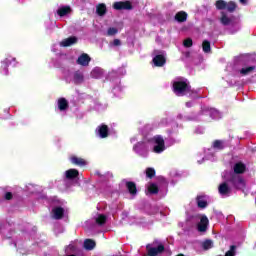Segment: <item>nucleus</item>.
I'll return each mask as SVG.
<instances>
[{
    "instance_id": "nucleus-18",
    "label": "nucleus",
    "mask_w": 256,
    "mask_h": 256,
    "mask_svg": "<svg viewBox=\"0 0 256 256\" xmlns=\"http://www.w3.org/2000/svg\"><path fill=\"white\" fill-rule=\"evenodd\" d=\"M94 220L96 221L97 225H105V223H107V216L104 214H97L94 217Z\"/></svg>"
},
{
    "instance_id": "nucleus-36",
    "label": "nucleus",
    "mask_w": 256,
    "mask_h": 256,
    "mask_svg": "<svg viewBox=\"0 0 256 256\" xmlns=\"http://www.w3.org/2000/svg\"><path fill=\"white\" fill-rule=\"evenodd\" d=\"M76 250L77 247L75 246V244H70L66 247V253H75Z\"/></svg>"
},
{
    "instance_id": "nucleus-29",
    "label": "nucleus",
    "mask_w": 256,
    "mask_h": 256,
    "mask_svg": "<svg viewBox=\"0 0 256 256\" xmlns=\"http://www.w3.org/2000/svg\"><path fill=\"white\" fill-rule=\"evenodd\" d=\"M254 70H255V67L249 66L246 68H242L240 73H241V75H249V73H252Z\"/></svg>"
},
{
    "instance_id": "nucleus-35",
    "label": "nucleus",
    "mask_w": 256,
    "mask_h": 256,
    "mask_svg": "<svg viewBox=\"0 0 256 256\" xmlns=\"http://www.w3.org/2000/svg\"><path fill=\"white\" fill-rule=\"evenodd\" d=\"M109 47H121V40L114 39L112 42L109 43Z\"/></svg>"
},
{
    "instance_id": "nucleus-40",
    "label": "nucleus",
    "mask_w": 256,
    "mask_h": 256,
    "mask_svg": "<svg viewBox=\"0 0 256 256\" xmlns=\"http://www.w3.org/2000/svg\"><path fill=\"white\" fill-rule=\"evenodd\" d=\"M193 45V40L191 38H187L184 40V47H191Z\"/></svg>"
},
{
    "instance_id": "nucleus-25",
    "label": "nucleus",
    "mask_w": 256,
    "mask_h": 256,
    "mask_svg": "<svg viewBox=\"0 0 256 256\" xmlns=\"http://www.w3.org/2000/svg\"><path fill=\"white\" fill-rule=\"evenodd\" d=\"M234 172L235 173H245V164L238 162L234 165Z\"/></svg>"
},
{
    "instance_id": "nucleus-17",
    "label": "nucleus",
    "mask_w": 256,
    "mask_h": 256,
    "mask_svg": "<svg viewBox=\"0 0 256 256\" xmlns=\"http://www.w3.org/2000/svg\"><path fill=\"white\" fill-rule=\"evenodd\" d=\"M91 77H93V79H101V77H103V69L99 67L94 68L91 72Z\"/></svg>"
},
{
    "instance_id": "nucleus-28",
    "label": "nucleus",
    "mask_w": 256,
    "mask_h": 256,
    "mask_svg": "<svg viewBox=\"0 0 256 256\" xmlns=\"http://www.w3.org/2000/svg\"><path fill=\"white\" fill-rule=\"evenodd\" d=\"M202 49H203L204 53H210L211 52V43H209V41L205 40L202 43Z\"/></svg>"
},
{
    "instance_id": "nucleus-4",
    "label": "nucleus",
    "mask_w": 256,
    "mask_h": 256,
    "mask_svg": "<svg viewBox=\"0 0 256 256\" xmlns=\"http://www.w3.org/2000/svg\"><path fill=\"white\" fill-rule=\"evenodd\" d=\"M165 251V246L163 244L158 245V247H153L151 245L147 246V252L150 256H157Z\"/></svg>"
},
{
    "instance_id": "nucleus-2",
    "label": "nucleus",
    "mask_w": 256,
    "mask_h": 256,
    "mask_svg": "<svg viewBox=\"0 0 256 256\" xmlns=\"http://www.w3.org/2000/svg\"><path fill=\"white\" fill-rule=\"evenodd\" d=\"M173 91L178 97H183V95H187V93L189 92V84L187 83V80L183 78H178L174 80Z\"/></svg>"
},
{
    "instance_id": "nucleus-6",
    "label": "nucleus",
    "mask_w": 256,
    "mask_h": 256,
    "mask_svg": "<svg viewBox=\"0 0 256 256\" xmlns=\"http://www.w3.org/2000/svg\"><path fill=\"white\" fill-rule=\"evenodd\" d=\"M63 215H65V208L60 206H55L52 209V217L53 219H62Z\"/></svg>"
},
{
    "instance_id": "nucleus-12",
    "label": "nucleus",
    "mask_w": 256,
    "mask_h": 256,
    "mask_svg": "<svg viewBox=\"0 0 256 256\" xmlns=\"http://www.w3.org/2000/svg\"><path fill=\"white\" fill-rule=\"evenodd\" d=\"M153 63L156 67H163L165 65V56L163 55H156L153 58Z\"/></svg>"
},
{
    "instance_id": "nucleus-13",
    "label": "nucleus",
    "mask_w": 256,
    "mask_h": 256,
    "mask_svg": "<svg viewBox=\"0 0 256 256\" xmlns=\"http://www.w3.org/2000/svg\"><path fill=\"white\" fill-rule=\"evenodd\" d=\"M71 163L74 165H78L79 167H84V165H87V161H85L83 158L72 156L70 158Z\"/></svg>"
},
{
    "instance_id": "nucleus-27",
    "label": "nucleus",
    "mask_w": 256,
    "mask_h": 256,
    "mask_svg": "<svg viewBox=\"0 0 256 256\" xmlns=\"http://www.w3.org/2000/svg\"><path fill=\"white\" fill-rule=\"evenodd\" d=\"M96 11L98 15L103 16L105 15V13H107V7L105 6V4H99L96 8Z\"/></svg>"
},
{
    "instance_id": "nucleus-21",
    "label": "nucleus",
    "mask_w": 256,
    "mask_h": 256,
    "mask_svg": "<svg viewBox=\"0 0 256 256\" xmlns=\"http://www.w3.org/2000/svg\"><path fill=\"white\" fill-rule=\"evenodd\" d=\"M225 147H227V143H225V141L216 140L213 142V149H217L219 151L221 149H225Z\"/></svg>"
},
{
    "instance_id": "nucleus-37",
    "label": "nucleus",
    "mask_w": 256,
    "mask_h": 256,
    "mask_svg": "<svg viewBox=\"0 0 256 256\" xmlns=\"http://www.w3.org/2000/svg\"><path fill=\"white\" fill-rule=\"evenodd\" d=\"M9 59L7 58L5 61L2 62V68H3V75H7V65L9 64Z\"/></svg>"
},
{
    "instance_id": "nucleus-45",
    "label": "nucleus",
    "mask_w": 256,
    "mask_h": 256,
    "mask_svg": "<svg viewBox=\"0 0 256 256\" xmlns=\"http://www.w3.org/2000/svg\"><path fill=\"white\" fill-rule=\"evenodd\" d=\"M240 3H242V5H247V0H240Z\"/></svg>"
},
{
    "instance_id": "nucleus-20",
    "label": "nucleus",
    "mask_w": 256,
    "mask_h": 256,
    "mask_svg": "<svg viewBox=\"0 0 256 256\" xmlns=\"http://www.w3.org/2000/svg\"><path fill=\"white\" fill-rule=\"evenodd\" d=\"M69 107V103L65 98L58 99V109L60 111H65Z\"/></svg>"
},
{
    "instance_id": "nucleus-49",
    "label": "nucleus",
    "mask_w": 256,
    "mask_h": 256,
    "mask_svg": "<svg viewBox=\"0 0 256 256\" xmlns=\"http://www.w3.org/2000/svg\"><path fill=\"white\" fill-rule=\"evenodd\" d=\"M223 177H224V179H228L227 176H225V175Z\"/></svg>"
},
{
    "instance_id": "nucleus-31",
    "label": "nucleus",
    "mask_w": 256,
    "mask_h": 256,
    "mask_svg": "<svg viewBox=\"0 0 256 256\" xmlns=\"http://www.w3.org/2000/svg\"><path fill=\"white\" fill-rule=\"evenodd\" d=\"M202 247H203V249H205L206 251L209 250V249H213V241H211V240H205V241L202 243Z\"/></svg>"
},
{
    "instance_id": "nucleus-38",
    "label": "nucleus",
    "mask_w": 256,
    "mask_h": 256,
    "mask_svg": "<svg viewBox=\"0 0 256 256\" xmlns=\"http://www.w3.org/2000/svg\"><path fill=\"white\" fill-rule=\"evenodd\" d=\"M155 176V169L153 168H147L146 169V177H149L151 179V177Z\"/></svg>"
},
{
    "instance_id": "nucleus-14",
    "label": "nucleus",
    "mask_w": 256,
    "mask_h": 256,
    "mask_svg": "<svg viewBox=\"0 0 256 256\" xmlns=\"http://www.w3.org/2000/svg\"><path fill=\"white\" fill-rule=\"evenodd\" d=\"M66 179H77L79 177V171L77 169H69L65 172Z\"/></svg>"
},
{
    "instance_id": "nucleus-46",
    "label": "nucleus",
    "mask_w": 256,
    "mask_h": 256,
    "mask_svg": "<svg viewBox=\"0 0 256 256\" xmlns=\"http://www.w3.org/2000/svg\"><path fill=\"white\" fill-rule=\"evenodd\" d=\"M186 107H191V102H187Z\"/></svg>"
},
{
    "instance_id": "nucleus-8",
    "label": "nucleus",
    "mask_w": 256,
    "mask_h": 256,
    "mask_svg": "<svg viewBox=\"0 0 256 256\" xmlns=\"http://www.w3.org/2000/svg\"><path fill=\"white\" fill-rule=\"evenodd\" d=\"M96 133L101 139H105V137L109 135V128L107 127V125H100L96 129Z\"/></svg>"
},
{
    "instance_id": "nucleus-44",
    "label": "nucleus",
    "mask_w": 256,
    "mask_h": 256,
    "mask_svg": "<svg viewBox=\"0 0 256 256\" xmlns=\"http://www.w3.org/2000/svg\"><path fill=\"white\" fill-rule=\"evenodd\" d=\"M118 91H121V88L115 87V88L113 89L114 95H117V92H118Z\"/></svg>"
},
{
    "instance_id": "nucleus-50",
    "label": "nucleus",
    "mask_w": 256,
    "mask_h": 256,
    "mask_svg": "<svg viewBox=\"0 0 256 256\" xmlns=\"http://www.w3.org/2000/svg\"><path fill=\"white\" fill-rule=\"evenodd\" d=\"M208 159H211V157L208 156Z\"/></svg>"
},
{
    "instance_id": "nucleus-47",
    "label": "nucleus",
    "mask_w": 256,
    "mask_h": 256,
    "mask_svg": "<svg viewBox=\"0 0 256 256\" xmlns=\"http://www.w3.org/2000/svg\"><path fill=\"white\" fill-rule=\"evenodd\" d=\"M137 139H135V138H131V143H135V141H136Z\"/></svg>"
},
{
    "instance_id": "nucleus-26",
    "label": "nucleus",
    "mask_w": 256,
    "mask_h": 256,
    "mask_svg": "<svg viewBox=\"0 0 256 256\" xmlns=\"http://www.w3.org/2000/svg\"><path fill=\"white\" fill-rule=\"evenodd\" d=\"M84 248H86L88 251H91L92 249H95V241L92 239H87L84 241Z\"/></svg>"
},
{
    "instance_id": "nucleus-48",
    "label": "nucleus",
    "mask_w": 256,
    "mask_h": 256,
    "mask_svg": "<svg viewBox=\"0 0 256 256\" xmlns=\"http://www.w3.org/2000/svg\"><path fill=\"white\" fill-rule=\"evenodd\" d=\"M55 47H57V45H54L52 48V51H54V52H55Z\"/></svg>"
},
{
    "instance_id": "nucleus-39",
    "label": "nucleus",
    "mask_w": 256,
    "mask_h": 256,
    "mask_svg": "<svg viewBox=\"0 0 256 256\" xmlns=\"http://www.w3.org/2000/svg\"><path fill=\"white\" fill-rule=\"evenodd\" d=\"M211 117L212 119H219V111L212 109L211 110Z\"/></svg>"
},
{
    "instance_id": "nucleus-43",
    "label": "nucleus",
    "mask_w": 256,
    "mask_h": 256,
    "mask_svg": "<svg viewBox=\"0 0 256 256\" xmlns=\"http://www.w3.org/2000/svg\"><path fill=\"white\" fill-rule=\"evenodd\" d=\"M234 185H236V187H239V185H237V182L240 183V185H244L243 179L238 178L237 180H235V178L232 179Z\"/></svg>"
},
{
    "instance_id": "nucleus-10",
    "label": "nucleus",
    "mask_w": 256,
    "mask_h": 256,
    "mask_svg": "<svg viewBox=\"0 0 256 256\" xmlns=\"http://www.w3.org/2000/svg\"><path fill=\"white\" fill-rule=\"evenodd\" d=\"M77 43V37L72 36L66 38L60 42V47H71V45H75Z\"/></svg>"
},
{
    "instance_id": "nucleus-1",
    "label": "nucleus",
    "mask_w": 256,
    "mask_h": 256,
    "mask_svg": "<svg viewBox=\"0 0 256 256\" xmlns=\"http://www.w3.org/2000/svg\"><path fill=\"white\" fill-rule=\"evenodd\" d=\"M148 145H150V151L152 153L161 154L167 147H165V139L161 135H156L148 139Z\"/></svg>"
},
{
    "instance_id": "nucleus-5",
    "label": "nucleus",
    "mask_w": 256,
    "mask_h": 256,
    "mask_svg": "<svg viewBox=\"0 0 256 256\" xmlns=\"http://www.w3.org/2000/svg\"><path fill=\"white\" fill-rule=\"evenodd\" d=\"M235 22V18H233V16H229V14L222 12L221 13V17H220V23L222 25H233V23Z\"/></svg>"
},
{
    "instance_id": "nucleus-34",
    "label": "nucleus",
    "mask_w": 256,
    "mask_h": 256,
    "mask_svg": "<svg viewBox=\"0 0 256 256\" xmlns=\"http://www.w3.org/2000/svg\"><path fill=\"white\" fill-rule=\"evenodd\" d=\"M237 8V5L234 2L226 3L227 11L233 12Z\"/></svg>"
},
{
    "instance_id": "nucleus-42",
    "label": "nucleus",
    "mask_w": 256,
    "mask_h": 256,
    "mask_svg": "<svg viewBox=\"0 0 256 256\" xmlns=\"http://www.w3.org/2000/svg\"><path fill=\"white\" fill-rule=\"evenodd\" d=\"M4 199H6V201H11V199H13V194L11 192H6Z\"/></svg>"
},
{
    "instance_id": "nucleus-19",
    "label": "nucleus",
    "mask_w": 256,
    "mask_h": 256,
    "mask_svg": "<svg viewBox=\"0 0 256 256\" xmlns=\"http://www.w3.org/2000/svg\"><path fill=\"white\" fill-rule=\"evenodd\" d=\"M175 19L178 23H185L187 21V14L185 11H180L175 15Z\"/></svg>"
},
{
    "instance_id": "nucleus-30",
    "label": "nucleus",
    "mask_w": 256,
    "mask_h": 256,
    "mask_svg": "<svg viewBox=\"0 0 256 256\" xmlns=\"http://www.w3.org/2000/svg\"><path fill=\"white\" fill-rule=\"evenodd\" d=\"M147 189H148V192H150L152 194H156V193L159 192V188L155 184H153V183L149 184L147 186Z\"/></svg>"
},
{
    "instance_id": "nucleus-11",
    "label": "nucleus",
    "mask_w": 256,
    "mask_h": 256,
    "mask_svg": "<svg viewBox=\"0 0 256 256\" xmlns=\"http://www.w3.org/2000/svg\"><path fill=\"white\" fill-rule=\"evenodd\" d=\"M90 61H91V58L89 57V55L82 54L80 57H78L77 63L78 65H82V67H87Z\"/></svg>"
},
{
    "instance_id": "nucleus-41",
    "label": "nucleus",
    "mask_w": 256,
    "mask_h": 256,
    "mask_svg": "<svg viewBox=\"0 0 256 256\" xmlns=\"http://www.w3.org/2000/svg\"><path fill=\"white\" fill-rule=\"evenodd\" d=\"M226 256H235V246H231L230 250L226 252Z\"/></svg>"
},
{
    "instance_id": "nucleus-32",
    "label": "nucleus",
    "mask_w": 256,
    "mask_h": 256,
    "mask_svg": "<svg viewBox=\"0 0 256 256\" xmlns=\"http://www.w3.org/2000/svg\"><path fill=\"white\" fill-rule=\"evenodd\" d=\"M216 8L217 9H227V2L223 1V0H218L216 2Z\"/></svg>"
},
{
    "instance_id": "nucleus-7",
    "label": "nucleus",
    "mask_w": 256,
    "mask_h": 256,
    "mask_svg": "<svg viewBox=\"0 0 256 256\" xmlns=\"http://www.w3.org/2000/svg\"><path fill=\"white\" fill-rule=\"evenodd\" d=\"M218 191L222 197H229V195L231 194V188H229L227 183L220 184Z\"/></svg>"
},
{
    "instance_id": "nucleus-24",
    "label": "nucleus",
    "mask_w": 256,
    "mask_h": 256,
    "mask_svg": "<svg viewBox=\"0 0 256 256\" xmlns=\"http://www.w3.org/2000/svg\"><path fill=\"white\" fill-rule=\"evenodd\" d=\"M73 83H75L76 85H79V83H83V73L75 72L73 74Z\"/></svg>"
},
{
    "instance_id": "nucleus-3",
    "label": "nucleus",
    "mask_w": 256,
    "mask_h": 256,
    "mask_svg": "<svg viewBox=\"0 0 256 256\" xmlns=\"http://www.w3.org/2000/svg\"><path fill=\"white\" fill-rule=\"evenodd\" d=\"M149 150H151L149 145V140H144L142 142H138L133 147V151L140 155L141 157H147V153H149Z\"/></svg>"
},
{
    "instance_id": "nucleus-22",
    "label": "nucleus",
    "mask_w": 256,
    "mask_h": 256,
    "mask_svg": "<svg viewBox=\"0 0 256 256\" xmlns=\"http://www.w3.org/2000/svg\"><path fill=\"white\" fill-rule=\"evenodd\" d=\"M198 207L205 209L207 207V196H198L197 197Z\"/></svg>"
},
{
    "instance_id": "nucleus-33",
    "label": "nucleus",
    "mask_w": 256,
    "mask_h": 256,
    "mask_svg": "<svg viewBox=\"0 0 256 256\" xmlns=\"http://www.w3.org/2000/svg\"><path fill=\"white\" fill-rule=\"evenodd\" d=\"M117 33H119V30H117V28L115 27H110L108 30H107V35L109 37H113V35H117Z\"/></svg>"
},
{
    "instance_id": "nucleus-15",
    "label": "nucleus",
    "mask_w": 256,
    "mask_h": 256,
    "mask_svg": "<svg viewBox=\"0 0 256 256\" xmlns=\"http://www.w3.org/2000/svg\"><path fill=\"white\" fill-rule=\"evenodd\" d=\"M113 7L116 10L131 9V2H116Z\"/></svg>"
},
{
    "instance_id": "nucleus-23",
    "label": "nucleus",
    "mask_w": 256,
    "mask_h": 256,
    "mask_svg": "<svg viewBox=\"0 0 256 256\" xmlns=\"http://www.w3.org/2000/svg\"><path fill=\"white\" fill-rule=\"evenodd\" d=\"M126 187L130 193V195H137V186L133 182H127Z\"/></svg>"
},
{
    "instance_id": "nucleus-16",
    "label": "nucleus",
    "mask_w": 256,
    "mask_h": 256,
    "mask_svg": "<svg viewBox=\"0 0 256 256\" xmlns=\"http://www.w3.org/2000/svg\"><path fill=\"white\" fill-rule=\"evenodd\" d=\"M57 13L60 17H65L71 13V7L69 6H62L57 10Z\"/></svg>"
},
{
    "instance_id": "nucleus-9",
    "label": "nucleus",
    "mask_w": 256,
    "mask_h": 256,
    "mask_svg": "<svg viewBox=\"0 0 256 256\" xmlns=\"http://www.w3.org/2000/svg\"><path fill=\"white\" fill-rule=\"evenodd\" d=\"M207 225H209V219L207 216H202L198 224V231L201 233L207 231Z\"/></svg>"
}]
</instances>
